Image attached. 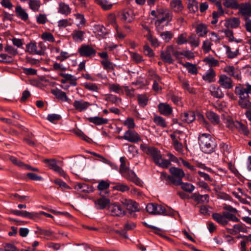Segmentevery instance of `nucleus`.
I'll list each match as a JSON object with an SVG mask.
<instances>
[{"mask_svg": "<svg viewBox=\"0 0 251 251\" xmlns=\"http://www.w3.org/2000/svg\"><path fill=\"white\" fill-rule=\"evenodd\" d=\"M251 93V85L247 83L245 84H239L235 88V94L239 96V105L244 109H251V101L250 100L249 94Z\"/></svg>", "mask_w": 251, "mask_h": 251, "instance_id": "nucleus-1", "label": "nucleus"}, {"mask_svg": "<svg viewBox=\"0 0 251 251\" xmlns=\"http://www.w3.org/2000/svg\"><path fill=\"white\" fill-rule=\"evenodd\" d=\"M158 14L154 22L156 29L158 32H161L165 26H168L172 21L173 14L171 12L163 9H158Z\"/></svg>", "mask_w": 251, "mask_h": 251, "instance_id": "nucleus-2", "label": "nucleus"}, {"mask_svg": "<svg viewBox=\"0 0 251 251\" xmlns=\"http://www.w3.org/2000/svg\"><path fill=\"white\" fill-rule=\"evenodd\" d=\"M199 143L202 151L205 153L213 152L215 148L214 139L209 134H201L199 136Z\"/></svg>", "mask_w": 251, "mask_h": 251, "instance_id": "nucleus-3", "label": "nucleus"}, {"mask_svg": "<svg viewBox=\"0 0 251 251\" xmlns=\"http://www.w3.org/2000/svg\"><path fill=\"white\" fill-rule=\"evenodd\" d=\"M148 155H151L155 164L161 168H167L171 165L170 161L162 158L160 151L154 147H152Z\"/></svg>", "mask_w": 251, "mask_h": 251, "instance_id": "nucleus-4", "label": "nucleus"}, {"mask_svg": "<svg viewBox=\"0 0 251 251\" xmlns=\"http://www.w3.org/2000/svg\"><path fill=\"white\" fill-rule=\"evenodd\" d=\"M46 47L42 42H40L36 44L35 42H31L26 46L25 51L31 54H37L42 55L45 53Z\"/></svg>", "mask_w": 251, "mask_h": 251, "instance_id": "nucleus-5", "label": "nucleus"}, {"mask_svg": "<svg viewBox=\"0 0 251 251\" xmlns=\"http://www.w3.org/2000/svg\"><path fill=\"white\" fill-rule=\"evenodd\" d=\"M169 172L173 176V184L178 186L182 183V179L185 176V173L182 169L172 167L169 169Z\"/></svg>", "mask_w": 251, "mask_h": 251, "instance_id": "nucleus-6", "label": "nucleus"}, {"mask_svg": "<svg viewBox=\"0 0 251 251\" xmlns=\"http://www.w3.org/2000/svg\"><path fill=\"white\" fill-rule=\"evenodd\" d=\"M146 210L152 215H167L165 207L155 203H148L146 206Z\"/></svg>", "mask_w": 251, "mask_h": 251, "instance_id": "nucleus-7", "label": "nucleus"}, {"mask_svg": "<svg viewBox=\"0 0 251 251\" xmlns=\"http://www.w3.org/2000/svg\"><path fill=\"white\" fill-rule=\"evenodd\" d=\"M78 52L80 56L91 57L96 55L97 51L91 46L82 44L78 48Z\"/></svg>", "mask_w": 251, "mask_h": 251, "instance_id": "nucleus-8", "label": "nucleus"}, {"mask_svg": "<svg viewBox=\"0 0 251 251\" xmlns=\"http://www.w3.org/2000/svg\"><path fill=\"white\" fill-rule=\"evenodd\" d=\"M124 139L131 143H137L142 141L140 135L134 130L128 129L126 131L124 135Z\"/></svg>", "mask_w": 251, "mask_h": 251, "instance_id": "nucleus-9", "label": "nucleus"}, {"mask_svg": "<svg viewBox=\"0 0 251 251\" xmlns=\"http://www.w3.org/2000/svg\"><path fill=\"white\" fill-rule=\"evenodd\" d=\"M108 210L111 215L113 216H123L126 214L125 208L121 204L117 203H113L108 206Z\"/></svg>", "mask_w": 251, "mask_h": 251, "instance_id": "nucleus-10", "label": "nucleus"}, {"mask_svg": "<svg viewBox=\"0 0 251 251\" xmlns=\"http://www.w3.org/2000/svg\"><path fill=\"white\" fill-rule=\"evenodd\" d=\"M173 51V46H167L164 50L161 51L160 54L161 58L162 60L169 64L173 63L174 60L172 58Z\"/></svg>", "mask_w": 251, "mask_h": 251, "instance_id": "nucleus-11", "label": "nucleus"}, {"mask_svg": "<svg viewBox=\"0 0 251 251\" xmlns=\"http://www.w3.org/2000/svg\"><path fill=\"white\" fill-rule=\"evenodd\" d=\"M43 162L45 163L48 164L49 167L53 170L54 171L57 173L60 176L65 177V173L62 169L61 168L59 167L56 163V160L55 159H45L43 160Z\"/></svg>", "mask_w": 251, "mask_h": 251, "instance_id": "nucleus-12", "label": "nucleus"}, {"mask_svg": "<svg viewBox=\"0 0 251 251\" xmlns=\"http://www.w3.org/2000/svg\"><path fill=\"white\" fill-rule=\"evenodd\" d=\"M10 212L15 215L28 218L30 219H33L35 217H38V213L36 212H29L26 211L18 210L11 209Z\"/></svg>", "mask_w": 251, "mask_h": 251, "instance_id": "nucleus-13", "label": "nucleus"}, {"mask_svg": "<svg viewBox=\"0 0 251 251\" xmlns=\"http://www.w3.org/2000/svg\"><path fill=\"white\" fill-rule=\"evenodd\" d=\"M122 176L125 177L127 180L134 183L137 185L141 186L142 185V182L137 176L135 173L131 170L129 169Z\"/></svg>", "mask_w": 251, "mask_h": 251, "instance_id": "nucleus-14", "label": "nucleus"}, {"mask_svg": "<svg viewBox=\"0 0 251 251\" xmlns=\"http://www.w3.org/2000/svg\"><path fill=\"white\" fill-rule=\"evenodd\" d=\"M59 75L63 77L60 80L61 83L65 84L67 81H69L70 85L72 86H75L77 85V78L71 74L61 73L59 74Z\"/></svg>", "mask_w": 251, "mask_h": 251, "instance_id": "nucleus-15", "label": "nucleus"}, {"mask_svg": "<svg viewBox=\"0 0 251 251\" xmlns=\"http://www.w3.org/2000/svg\"><path fill=\"white\" fill-rule=\"evenodd\" d=\"M232 79L225 75L220 76L219 83L225 89H230L233 87Z\"/></svg>", "mask_w": 251, "mask_h": 251, "instance_id": "nucleus-16", "label": "nucleus"}, {"mask_svg": "<svg viewBox=\"0 0 251 251\" xmlns=\"http://www.w3.org/2000/svg\"><path fill=\"white\" fill-rule=\"evenodd\" d=\"M95 207L98 209H103L110 205L109 199L102 197L95 201Z\"/></svg>", "mask_w": 251, "mask_h": 251, "instance_id": "nucleus-17", "label": "nucleus"}, {"mask_svg": "<svg viewBox=\"0 0 251 251\" xmlns=\"http://www.w3.org/2000/svg\"><path fill=\"white\" fill-rule=\"evenodd\" d=\"M90 105L89 102L83 100H75L73 103L75 108L80 112L86 110Z\"/></svg>", "mask_w": 251, "mask_h": 251, "instance_id": "nucleus-18", "label": "nucleus"}, {"mask_svg": "<svg viewBox=\"0 0 251 251\" xmlns=\"http://www.w3.org/2000/svg\"><path fill=\"white\" fill-rule=\"evenodd\" d=\"M170 8L175 13H181L184 9L181 0H172L170 3Z\"/></svg>", "mask_w": 251, "mask_h": 251, "instance_id": "nucleus-19", "label": "nucleus"}, {"mask_svg": "<svg viewBox=\"0 0 251 251\" xmlns=\"http://www.w3.org/2000/svg\"><path fill=\"white\" fill-rule=\"evenodd\" d=\"M191 198L199 203H208L209 201V196L208 194L201 195L199 193H195L193 194Z\"/></svg>", "mask_w": 251, "mask_h": 251, "instance_id": "nucleus-20", "label": "nucleus"}, {"mask_svg": "<svg viewBox=\"0 0 251 251\" xmlns=\"http://www.w3.org/2000/svg\"><path fill=\"white\" fill-rule=\"evenodd\" d=\"M195 114L193 111L185 112L181 114V119L184 123H191L195 121Z\"/></svg>", "mask_w": 251, "mask_h": 251, "instance_id": "nucleus-21", "label": "nucleus"}, {"mask_svg": "<svg viewBox=\"0 0 251 251\" xmlns=\"http://www.w3.org/2000/svg\"><path fill=\"white\" fill-rule=\"evenodd\" d=\"M119 17L122 21L126 23L131 22L134 19L131 10H125L121 12L119 14Z\"/></svg>", "mask_w": 251, "mask_h": 251, "instance_id": "nucleus-22", "label": "nucleus"}, {"mask_svg": "<svg viewBox=\"0 0 251 251\" xmlns=\"http://www.w3.org/2000/svg\"><path fill=\"white\" fill-rule=\"evenodd\" d=\"M51 93L59 100L64 101H68L69 100V99L67 96L66 93L60 89L57 88L52 89L51 90Z\"/></svg>", "mask_w": 251, "mask_h": 251, "instance_id": "nucleus-23", "label": "nucleus"}, {"mask_svg": "<svg viewBox=\"0 0 251 251\" xmlns=\"http://www.w3.org/2000/svg\"><path fill=\"white\" fill-rule=\"evenodd\" d=\"M240 24V20L239 18L232 17L227 19L225 23L226 27L228 28H237L239 26Z\"/></svg>", "mask_w": 251, "mask_h": 251, "instance_id": "nucleus-24", "label": "nucleus"}, {"mask_svg": "<svg viewBox=\"0 0 251 251\" xmlns=\"http://www.w3.org/2000/svg\"><path fill=\"white\" fill-rule=\"evenodd\" d=\"M212 217L216 222L223 226H225L228 223V221L226 219L223 212L222 214L219 213H214L212 215Z\"/></svg>", "mask_w": 251, "mask_h": 251, "instance_id": "nucleus-25", "label": "nucleus"}, {"mask_svg": "<svg viewBox=\"0 0 251 251\" xmlns=\"http://www.w3.org/2000/svg\"><path fill=\"white\" fill-rule=\"evenodd\" d=\"M158 108L160 113L165 116H168L172 113V108L167 103H160L158 106Z\"/></svg>", "mask_w": 251, "mask_h": 251, "instance_id": "nucleus-26", "label": "nucleus"}, {"mask_svg": "<svg viewBox=\"0 0 251 251\" xmlns=\"http://www.w3.org/2000/svg\"><path fill=\"white\" fill-rule=\"evenodd\" d=\"M15 13L17 16L24 21H26L28 19V14L20 5H18L16 7Z\"/></svg>", "mask_w": 251, "mask_h": 251, "instance_id": "nucleus-27", "label": "nucleus"}, {"mask_svg": "<svg viewBox=\"0 0 251 251\" xmlns=\"http://www.w3.org/2000/svg\"><path fill=\"white\" fill-rule=\"evenodd\" d=\"M239 10L240 13L243 16H251V5L246 3L240 4Z\"/></svg>", "mask_w": 251, "mask_h": 251, "instance_id": "nucleus-28", "label": "nucleus"}, {"mask_svg": "<svg viewBox=\"0 0 251 251\" xmlns=\"http://www.w3.org/2000/svg\"><path fill=\"white\" fill-rule=\"evenodd\" d=\"M196 32L199 37H204L208 32L207 26L204 24H199L196 26Z\"/></svg>", "mask_w": 251, "mask_h": 251, "instance_id": "nucleus-29", "label": "nucleus"}, {"mask_svg": "<svg viewBox=\"0 0 251 251\" xmlns=\"http://www.w3.org/2000/svg\"><path fill=\"white\" fill-rule=\"evenodd\" d=\"M171 139L172 140V144L174 146V149L178 152L182 153L183 151V145L178 141L176 136L174 134L170 135Z\"/></svg>", "mask_w": 251, "mask_h": 251, "instance_id": "nucleus-30", "label": "nucleus"}, {"mask_svg": "<svg viewBox=\"0 0 251 251\" xmlns=\"http://www.w3.org/2000/svg\"><path fill=\"white\" fill-rule=\"evenodd\" d=\"M206 117L213 125H218L220 123L219 116L215 113L211 111H208L206 113Z\"/></svg>", "mask_w": 251, "mask_h": 251, "instance_id": "nucleus-31", "label": "nucleus"}, {"mask_svg": "<svg viewBox=\"0 0 251 251\" xmlns=\"http://www.w3.org/2000/svg\"><path fill=\"white\" fill-rule=\"evenodd\" d=\"M223 5L227 8L238 9L240 8V4L237 0H224Z\"/></svg>", "mask_w": 251, "mask_h": 251, "instance_id": "nucleus-32", "label": "nucleus"}, {"mask_svg": "<svg viewBox=\"0 0 251 251\" xmlns=\"http://www.w3.org/2000/svg\"><path fill=\"white\" fill-rule=\"evenodd\" d=\"M94 1L104 10H109L113 6V4L107 0H94Z\"/></svg>", "mask_w": 251, "mask_h": 251, "instance_id": "nucleus-33", "label": "nucleus"}, {"mask_svg": "<svg viewBox=\"0 0 251 251\" xmlns=\"http://www.w3.org/2000/svg\"><path fill=\"white\" fill-rule=\"evenodd\" d=\"M180 63L187 70L189 73L192 75H197L198 74V71L196 64L189 62L185 63L180 62Z\"/></svg>", "mask_w": 251, "mask_h": 251, "instance_id": "nucleus-34", "label": "nucleus"}, {"mask_svg": "<svg viewBox=\"0 0 251 251\" xmlns=\"http://www.w3.org/2000/svg\"><path fill=\"white\" fill-rule=\"evenodd\" d=\"M125 204L126 209L130 213L139 211L138 204L137 202L130 200H126Z\"/></svg>", "mask_w": 251, "mask_h": 251, "instance_id": "nucleus-35", "label": "nucleus"}, {"mask_svg": "<svg viewBox=\"0 0 251 251\" xmlns=\"http://www.w3.org/2000/svg\"><path fill=\"white\" fill-rule=\"evenodd\" d=\"M211 95L215 98L221 99L224 97V94L219 87L211 86L210 87Z\"/></svg>", "mask_w": 251, "mask_h": 251, "instance_id": "nucleus-36", "label": "nucleus"}, {"mask_svg": "<svg viewBox=\"0 0 251 251\" xmlns=\"http://www.w3.org/2000/svg\"><path fill=\"white\" fill-rule=\"evenodd\" d=\"M89 122L92 123L96 125H101L106 124L108 120L107 119H104L99 117H89L87 118Z\"/></svg>", "mask_w": 251, "mask_h": 251, "instance_id": "nucleus-37", "label": "nucleus"}, {"mask_svg": "<svg viewBox=\"0 0 251 251\" xmlns=\"http://www.w3.org/2000/svg\"><path fill=\"white\" fill-rule=\"evenodd\" d=\"M85 32L81 30H75L72 34L74 41L80 42L83 40Z\"/></svg>", "mask_w": 251, "mask_h": 251, "instance_id": "nucleus-38", "label": "nucleus"}, {"mask_svg": "<svg viewBox=\"0 0 251 251\" xmlns=\"http://www.w3.org/2000/svg\"><path fill=\"white\" fill-rule=\"evenodd\" d=\"M83 86L85 89L93 92H98L100 89V87L96 83L85 82Z\"/></svg>", "mask_w": 251, "mask_h": 251, "instance_id": "nucleus-39", "label": "nucleus"}, {"mask_svg": "<svg viewBox=\"0 0 251 251\" xmlns=\"http://www.w3.org/2000/svg\"><path fill=\"white\" fill-rule=\"evenodd\" d=\"M137 101L140 107H145L148 103L149 98L146 94L138 95L137 96Z\"/></svg>", "mask_w": 251, "mask_h": 251, "instance_id": "nucleus-40", "label": "nucleus"}, {"mask_svg": "<svg viewBox=\"0 0 251 251\" xmlns=\"http://www.w3.org/2000/svg\"><path fill=\"white\" fill-rule=\"evenodd\" d=\"M235 127L237 128L238 131L245 135H248L249 133V130L245 125L239 121H235Z\"/></svg>", "mask_w": 251, "mask_h": 251, "instance_id": "nucleus-41", "label": "nucleus"}, {"mask_svg": "<svg viewBox=\"0 0 251 251\" xmlns=\"http://www.w3.org/2000/svg\"><path fill=\"white\" fill-rule=\"evenodd\" d=\"M215 73L212 69H209L205 75L202 76L203 79L209 83L214 81Z\"/></svg>", "mask_w": 251, "mask_h": 251, "instance_id": "nucleus-42", "label": "nucleus"}, {"mask_svg": "<svg viewBox=\"0 0 251 251\" xmlns=\"http://www.w3.org/2000/svg\"><path fill=\"white\" fill-rule=\"evenodd\" d=\"M95 32L98 35L104 38L107 34L108 32L105 27L102 25H97L94 26Z\"/></svg>", "mask_w": 251, "mask_h": 251, "instance_id": "nucleus-43", "label": "nucleus"}, {"mask_svg": "<svg viewBox=\"0 0 251 251\" xmlns=\"http://www.w3.org/2000/svg\"><path fill=\"white\" fill-rule=\"evenodd\" d=\"M28 5L29 8L34 12H37L41 5L40 0H29Z\"/></svg>", "mask_w": 251, "mask_h": 251, "instance_id": "nucleus-44", "label": "nucleus"}, {"mask_svg": "<svg viewBox=\"0 0 251 251\" xmlns=\"http://www.w3.org/2000/svg\"><path fill=\"white\" fill-rule=\"evenodd\" d=\"M58 12L62 14L68 15L71 12V8L68 4L61 2L59 4Z\"/></svg>", "mask_w": 251, "mask_h": 251, "instance_id": "nucleus-45", "label": "nucleus"}, {"mask_svg": "<svg viewBox=\"0 0 251 251\" xmlns=\"http://www.w3.org/2000/svg\"><path fill=\"white\" fill-rule=\"evenodd\" d=\"M188 42L191 46L197 47L200 45V40L195 34H192L188 37Z\"/></svg>", "mask_w": 251, "mask_h": 251, "instance_id": "nucleus-46", "label": "nucleus"}, {"mask_svg": "<svg viewBox=\"0 0 251 251\" xmlns=\"http://www.w3.org/2000/svg\"><path fill=\"white\" fill-rule=\"evenodd\" d=\"M179 185H181V188L184 191L188 193H192L195 189V187L192 184L188 182H183L179 184Z\"/></svg>", "mask_w": 251, "mask_h": 251, "instance_id": "nucleus-47", "label": "nucleus"}, {"mask_svg": "<svg viewBox=\"0 0 251 251\" xmlns=\"http://www.w3.org/2000/svg\"><path fill=\"white\" fill-rule=\"evenodd\" d=\"M153 122L157 126L162 127H166L167 126V123L165 119L162 117L159 116H155L154 117Z\"/></svg>", "mask_w": 251, "mask_h": 251, "instance_id": "nucleus-48", "label": "nucleus"}, {"mask_svg": "<svg viewBox=\"0 0 251 251\" xmlns=\"http://www.w3.org/2000/svg\"><path fill=\"white\" fill-rule=\"evenodd\" d=\"M108 89L110 92H113L117 94L123 93V90L122 87L117 83L109 84Z\"/></svg>", "mask_w": 251, "mask_h": 251, "instance_id": "nucleus-49", "label": "nucleus"}, {"mask_svg": "<svg viewBox=\"0 0 251 251\" xmlns=\"http://www.w3.org/2000/svg\"><path fill=\"white\" fill-rule=\"evenodd\" d=\"M101 64L104 69L107 71H110L114 69L115 65L108 59H104L101 61Z\"/></svg>", "mask_w": 251, "mask_h": 251, "instance_id": "nucleus-50", "label": "nucleus"}, {"mask_svg": "<svg viewBox=\"0 0 251 251\" xmlns=\"http://www.w3.org/2000/svg\"><path fill=\"white\" fill-rule=\"evenodd\" d=\"M152 76L154 79L153 84L152 85V88L154 91H158L161 90V89L158 84V82H160L161 81V78L155 73H153Z\"/></svg>", "mask_w": 251, "mask_h": 251, "instance_id": "nucleus-51", "label": "nucleus"}, {"mask_svg": "<svg viewBox=\"0 0 251 251\" xmlns=\"http://www.w3.org/2000/svg\"><path fill=\"white\" fill-rule=\"evenodd\" d=\"M160 36L165 42H169L174 36L173 33L171 31L161 32Z\"/></svg>", "mask_w": 251, "mask_h": 251, "instance_id": "nucleus-52", "label": "nucleus"}, {"mask_svg": "<svg viewBox=\"0 0 251 251\" xmlns=\"http://www.w3.org/2000/svg\"><path fill=\"white\" fill-rule=\"evenodd\" d=\"M187 34L186 32L182 33L178 35L176 40L178 45H182L188 42Z\"/></svg>", "mask_w": 251, "mask_h": 251, "instance_id": "nucleus-53", "label": "nucleus"}, {"mask_svg": "<svg viewBox=\"0 0 251 251\" xmlns=\"http://www.w3.org/2000/svg\"><path fill=\"white\" fill-rule=\"evenodd\" d=\"M121 165L119 170L120 173L123 176L126 173L129 169L126 167L125 158L121 157L120 158Z\"/></svg>", "mask_w": 251, "mask_h": 251, "instance_id": "nucleus-54", "label": "nucleus"}, {"mask_svg": "<svg viewBox=\"0 0 251 251\" xmlns=\"http://www.w3.org/2000/svg\"><path fill=\"white\" fill-rule=\"evenodd\" d=\"M41 38L44 41L50 42H54L55 41L53 35L50 32H45L43 33L41 35Z\"/></svg>", "mask_w": 251, "mask_h": 251, "instance_id": "nucleus-55", "label": "nucleus"}, {"mask_svg": "<svg viewBox=\"0 0 251 251\" xmlns=\"http://www.w3.org/2000/svg\"><path fill=\"white\" fill-rule=\"evenodd\" d=\"M223 214L225 216L226 219L227 220H228L235 222H239L240 221V220L233 213L227 211H224Z\"/></svg>", "mask_w": 251, "mask_h": 251, "instance_id": "nucleus-56", "label": "nucleus"}, {"mask_svg": "<svg viewBox=\"0 0 251 251\" xmlns=\"http://www.w3.org/2000/svg\"><path fill=\"white\" fill-rule=\"evenodd\" d=\"M188 8L190 12H196L198 9V2L195 0H192L188 4Z\"/></svg>", "mask_w": 251, "mask_h": 251, "instance_id": "nucleus-57", "label": "nucleus"}, {"mask_svg": "<svg viewBox=\"0 0 251 251\" xmlns=\"http://www.w3.org/2000/svg\"><path fill=\"white\" fill-rule=\"evenodd\" d=\"M10 160L14 164L19 166V167L25 169V166H26V164H25L21 161L18 160L17 158L13 156H11L9 158Z\"/></svg>", "mask_w": 251, "mask_h": 251, "instance_id": "nucleus-58", "label": "nucleus"}, {"mask_svg": "<svg viewBox=\"0 0 251 251\" xmlns=\"http://www.w3.org/2000/svg\"><path fill=\"white\" fill-rule=\"evenodd\" d=\"M147 39L151 42L152 46L158 47L159 45L158 40L155 37H153L151 33H148L146 36Z\"/></svg>", "mask_w": 251, "mask_h": 251, "instance_id": "nucleus-59", "label": "nucleus"}, {"mask_svg": "<svg viewBox=\"0 0 251 251\" xmlns=\"http://www.w3.org/2000/svg\"><path fill=\"white\" fill-rule=\"evenodd\" d=\"M224 47L226 49V53L229 58H233L237 55L238 53V50H236L234 51H232L231 50L229 46H225Z\"/></svg>", "mask_w": 251, "mask_h": 251, "instance_id": "nucleus-60", "label": "nucleus"}, {"mask_svg": "<svg viewBox=\"0 0 251 251\" xmlns=\"http://www.w3.org/2000/svg\"><path fill=\"white\" fill-rule=\"evenodd\" d=\"M130 56L132 60L136 63H140L143 61L142 56L137 52H130Z\"/></svg>", "mask_w": 251, "mask_h": 251, "instance_id": "nucleus-61", "label": "nucleus"}, {"mask_svg": "<svg viewBox=\"0 0 251 251\" xmlns=\"http://www.w3.org/2000/svg\"><path fill=\"white\" fill-rule=\"evenodd\" d=\"M110 184L107 181L102 180L100 181L97 188L100 191H102L107 189L109 187Z\"/></svg>", "mask_w": 251, "mask_h": 251, "instance_id": "nucleus-62", "label": "nucleus"}, {"mask_svg": "<svg viewBox=\"0 0 251 251\" xmlns=\"http://www.w3.org/2000/svg\"><path fill=\"white\" fill-rule=\"evenodd\" d=\"M61 118V116L60 115L56 114H49L47 118L48 120L52 123H54L55 122L59 121Z\"/></svg>", "mask_w": 251, "mask_h": 251, "instance_id": "nucleus-63", "label": "nucleus"}, {"mask_svg": "<svg viewBox=\"0 0 251 251\" xmlns=\"http://www.w3.org/2000/svg\"><path fill=\"white\" fill-rule=\"evenodd\" d=\"M124 124L129 129H133L135 127V124L132 118H127L124 122Z\"/></svg>", "mask_w": 251, "mask_h": 251, "instance_id": "nucleus-64", "label": "nucleus"}]
</instances>
